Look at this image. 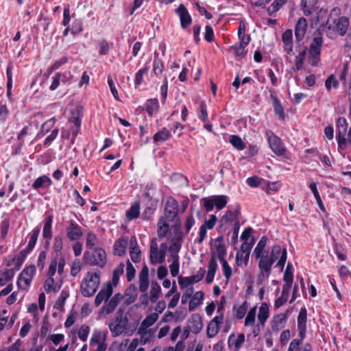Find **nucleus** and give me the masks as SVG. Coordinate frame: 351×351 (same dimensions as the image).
<instances>
[{"label": "nucleus", "mask_w": 351, "mask_h": 351, "mask_svg": "<svg viewBox=\"0 0 351 351\" xmlns=\"http://www.w3.org/2000/svg\"><path fill=\"white\" fill-rule=\"evenodd\" d=\"M89 332L90 327L87 325L83 324L77 331V336L82 341H86L88 339Z\"/></svg>", "instance_id": "nucleus-57"}, {"label": "nucleus", "mask_w": 351, "mask_h": 351, "mask_svg": "<svg viewBox=\"0 0 351 351\" xmlns=\"http://www.w3.org/2000/svg\"><path fill=\"white\" fill-rule=\"evenodd\" d=\"M52 222L53 217L52 216H48L44 223L43 230V237L45 239H46L45 244L48 246L50 243V241L52 238Z\"/></svg>", "instance_id": "nucleus-21"}, {"label": "nucleus", "mask_w": 351, "mask_h": 351, "mask_svg": "<svg viewBox=\"0 0 351 351\" xmlns=\"http://www.w3.org/2000/svg\"><path fill=\"white\" fill-rule=\"evenodd\" d=\"M125 265L123 263H119L114 269L112 278V286H117L119 283L120 276L123 274Z\"/></svg>", "instance_id": "nucleus-35"}, {"label": "nucleus", "mask_w": 351, "mask_h": 351, "mask_svg": "<svg viewBox=\"0 0 351 351\" xmlns=\"http://www.w3.org/2000/svg\"><path fill=\"white\" fill-rule=\"evenodd\" d=\"M215 245L219 261H223L226 256V247L223 236L218 237L215 241Z\"/></svg>", "instance_id": "nucleus-24"}, {"label": "nucleus", "mask_w": 351, "mask_h": 351, "mask_svg": "<svg viewBox=\"0 0 351 351\" xmlns=\"http://www.w3.org/2000/svg\"><path fill=\"white\" fill-rule=\"evenodd\" d=\"M15 269H9L3 272H0V286H4L11 281L14 276Z\"/></svg>", "instance_id": "nucleus-34"}, {"label": "nucleus", "mask_w": 351, "mask_h": 351, "mask_svg": "<svg viewBox=\"0 0 351 351\" xmlns=\"http://www.w3.org/2000/svg\"><path fill=\"white\" fill-rule=\"evenodd\" d=\"M39 234H40V228L38 227H36L33 229V230L32 231V233H31V236H30V239H29L28 245H27V247L25 249L26 251L31 252L34 250V248L36 244Z\"/></svg>", "instance_id": "nucleus-32"}, {"label": "nucleus", "mask_w": 351, "mask_h": 351, "mask_svg": "<svg viewBox=\"0 0 351 351\" xmlns=\"http://www.w3.org/2000/svg\"><path fill=\"white\" fill-rule=\"evenodd\" d=\"M148 71V66H145L144 68L138 70V72L136 73L134 79V84L136 88L140 84H141L143 80V75L147 74Z\"/></svg>", "instance_id": "nucleus-48"}, {"label": "nucleus", "mask_w": 351, "mask_h": 351, "mask_svg": "<svg viewBox=\"0 0 351 351\" xmlns=\"http://www.w3.org/2000/svg\"><path fill=\"white\" fill-rule=\"evenodd\" d=\"M159 108L158 100L156 98L149 99L145 103V110L149 115L156 112Z\"/></svg>", "instance_id": "nucleus-36"}, {"label": "nucleus", "mask_w": 351, "mask_h": 351, "mask_svg": "<svg viewBox=\"0 0 351 351\" xmlns=\"http://www.w3.org/2000/svg\"><path fill=\"white\" fill-rule=\"evenodd\" d=\"M164 70V64L162 60H154L153 73L155 75H160Z\"/></svg>", "instance_id": "nucleus-55"}, {"label": "nucleus", "mask_w": 351, "mask_h": 351, "mask_svg": "<svg viewBox=\"0 0 351 351\" xmlns=\"http://www.w3.org/2000/svg\"><path fill=\"white\" fill-rule=\"evenodd\" d=\"M178 213V202L173 199L167 200L165 205V219L168 221H173Z\"/></svg>", "instance_id": "nucleus-16"}, {"label": "nucleus", "mask_w": 351, "mask_h": 351, "mask_svg": "<svg viewBox=\"0 0 351 351\" xmlns=\"http://www.w3.org/2000/svg\"><path fill=\"white\" fill-rule=\"evenodd\" d=\"M307 21L305 18H300L295 27V36L298 41L302 40L306 34Z\"/></svg>", "instance_id": "nucleus-20"}, {"label": "nucleus", "mask_w": 351, "mask_h": 351, "mask_svg": "<svg viewBox=\"0 0 351 351\" xmlns=\"http://www.w3.org/2000/svg\"><path fill=\"white\" fill-rule=\"evenodd\" d=\"M269 146L272 151L278 156H282L285 153V148L281 139L275 135L271 131L266 132Z\"/></svg>", "instance_id": "nucleus-10"}, {"label": "nucleus", "mask_w": 351, "mask_h": 351, "mask_svg": "<svg viewBox=\"0 0 351 351\" xmlns=\"http://www.w3.org/2000/svg\"><path fill=\"white\" fill-rule=\"evenodd\" d=\"M112 292L113 288L110 282L106 283L104 285L95 297V305L99 306L102 302L104 301L106 302L112 295Z\"/></svg>", "instance_id": "nucleus-13"}, {"label": "nucleus", "mask_w": 351, "mask_h": 351, "mask_svg": "<svg viewBox=\"0 0 351 351\" xmlns=\"http://www.w3.org/2000/svg\"><path fill=\"white\" fill-rule=\"evenodd\" d=\"M189 328L194 333H199L203 327V323L201 317L198 314H194L189 320Z\"/></svg>", "instance_id": "nucleus-22"}, {"label": "nucleus", "mask_w": 351, "mask_h": 351, "mask_svg": "<svg viewBox=\"0 0 351 351\" xmlns=\"http://www.w3.org/2000/svg\"><path fill=\"white\" fill-rule=\"evenodd\" d=\"M287 250L285 248L282 250L280 246L278 245H276L272 247L270 255H269L274 262L278 259L276 266L280 267L281 269L285 267L287 261Z\"/></svg>", "instance_id": "nucleus-11"}, {"label": "nucleus", "mask_w": 351, "mask_h": 351, "mask_svg": "<svg viewBox=\"0 0 351 351\" xmlns=\"http://www.w3.org/2000/svg\"><path fill=\"white\" fill-rule=\"evenodd\" d=\"M98 243V239L96 234L92 232L87 234L86 239V247L92 248Z\"/></svg>", "instance_id": "nucleus-51"}, {"label": "nucleus", "mask_w": 351, "mask_h": 351, "mask_svg": "<svg viewBox=\"0 0 351 351\" xmlns=\"http://www.w3.org/2000/svg\"><path fill=\"white\" fill-rule=\"evenodd\" d=\"M266 254L264 256L258 257V268L260 271H262L263 273H267V274H271V267L273 264L274 263V260L269 256L268 252H265Z\"/></svg>", "instance_id": "nucleus-19"}, {"label": "nucleus", "mask_w": 351, "mask_h": 351, "mask_svg": "<svg viewBox=\"0 0 351 351\" xmlns=\"http://www.w3.org/2000/svg\"><path fill=\"white\" fill-rule=\"evenodd\" d=\"M306 50L307 49L305 47L304 49L300 51L298 56H295V68L298 71H301L303 68L304 60L306 55Z\"/></svg>", "instance_id": "nucleus-40"}, {"label": "nucleus", "mask_w": 351, "mask_h": 351, "mask_svg": "<svg viewBox=\"0 0 351 351\" xmlns=\"http://www.w3.org/2000/svg\"><path fill=\"white\" fill-rule=\"evenodd\" d=\"M122 298L123 295L120 293L114 294L109 300H108L105 302L100 310V313H105L107 315L110 314L115 310Z\"/></svg>", "instance_id": "nucleus-15"}, {"label": "nucleus", "mask_w": 351, "mask_h": 351, "mask_svg": "<svg viewBox=\"0 0 351 351\" xmlns=\"http://www.w3.org/2000/svg\"><path fill=\"white\" fill-rule=\"evenodd\" d=\"M60 287L57 288L55 285L54 279L52 277H48L45 282V289L48 293L51 291L56 292Z\"/></svg>", "instance_id": "nucleus-60"}, {"label": "nucleus", "mask_w": 351, "mask_h": 351, "mask_svg": "<svg viewBox=\"0 0 351 351\" xmlns=\"http://www.w3.org/2000/svg\"><path fill=\"white\" fill-rule=\"evenodd\" d=\"M307 322V311L305 307L301 308L297 319V327L300 339H293L289 346L288 351H300L299 347L306 337Z\"/></svg>", "instance_id": "nucleus-1"}, {"label": "nucleus", "mask_w": 351, "mask_h": 351, "mask_svg": "<svg viewBox=\"0 0 351 351\" xmlns=\"http://www.w3.org/2000/svg\"><path fill=\"white\" fill-rule=\"evenodd\" d=\"M140 214V205L138 203H135L131 206L130 209L126 213V217L128 220H132L139 217Z\"/></svg>", "instance_id": "nucleus-39"}, {"label": "nucleus", "mask_w": 351, "mask_h": 351, "mask_svg": "<svg viewBox=\"0 0 351 351\" xmlns=\"http://www.w3.org/2000/svg\"><path fill=\"white\" fill-rule=\"evenodd\" d=\"M52 181L49 177L46 175L38 177L32 184V188L34 189H45L50 186Z\"/></svg>", "instance_id": "nucleus-27"}, {"label": "nucleus", "mask_w": 351, "mask_h": 351, "mask_svg": "<svg viewBox=\"0 0 351 351\" xmlns=\"http://www.w3.org/2000/svg\"><path fill=\"white\" fill-rule=\"evenodd\" d=\"M248 308V303L247 301H245L241 306H239L238 308L236 305L233 306V310L237 311L236 312V316L238 319H241L244 317L245 315L246 311Z\"/></svg>", "instance_id": "nucleus-46"}, {"label": "nucleus", "mask_w": 351, "mask_h": 351, "mask_svg": "<svg viewBox=\"0 0 351 351\" xmlns=\"http://www.w3.org/2000/svg\"><path fill=\"white\" fill-rule=\"evenodd\" d=\"M127 245L128 240L123 237H120L114 244V254L119 256H123L125 253Z\"/></svg>", "instance_id": "nucleus-25"}, {"label": "nucleus", "mask_w": 351, "mask_h": 351, "mask_svg": "<svg viewBox=\"0 0 351 351\" xmlns=\"http://www.w3.org/2000/svg\"><path fill=\"white\" fill-rule=\"evenodd\" d=\"M282 40L283 42V49L287 53V58L288 56H291L293 51V34L291 29H287L282 35Z\"/></svg>", "instance_id": "nucleus-18"}, {"label": "nucleus", "mask_w": 351, "mask_h": 351, "mask_svg": "<svg viewBox=\"0 0 351 351\" xmlns=\"http://www.w3.org/2000/svg\"><path fill=\"white\" fill-rule=\"evenodd\" d=\"M83 117V107L81 106H76L71 111V116L69 121L71 123H73L75 126L72 128L71 133L72 136L75 138L79 133L80 128L82 123V118Z\"/></svg>", "instance_id": "nucleus-7"}, {"label": "nucleus", "mask_w": 351, "mask_h": 351, "mask_svg": "<svg viewBox=\"0 0 351 351\" xmlns=\"http://www.w3.org/2000/svg\"><path fill=\"white\" fill-rule=\"evenodd\" d=\"M267 241V238L265 236H263L261 238L260 241H258V244L255 247L253 255L254 257L258 259V257L265 255L264 253V250L266 245Z\"/></svg>", "instance_id": "nucleus-30"}, {"label": "nucleus", "mask_w": 351, "mask_h": 351, "mask_svg": "<svg viewBox=\"0 0 351 351\" xmlns=\"http://www.w3.org/2000/svg\"><path fill=\"white\" fill-rule=\"evenodd\" d=\"M84 260L91 266L104 268L107 261L106 253L101 247H95L92 252L89 251L84 252Z\"/></svg>", "instance_id": "nucleus-3"}, {"label": "nucleus", "mask_w": 351, "mask_h": 351, "mask_svg": "<svg viewBox=\"0 0 351 351\" xmlns=\"http://www.w3.org/2000/svg\"><path fill=\"white\" fill-rule=\"evenodd\" d=\"M208 272L206 277V281L208 284L212 282L213 281L215 274L218 267L217 262L215 254H213L209 262L208 266Z\"/></svg>", "instance_id": "nucleus-23"}, {"label": "nucleus", "mask_w": 351, "mask_h": 351, "mask_svg": "<svg viewBox=\"0 0 351 351\" xmlns=\"http://www.w3.org/2000/svg\"><path fill=\"white\" fill-rule=\"evenodd\" d=\"M318 0H302V10L305 16L311 15L316 9Z\"/></svg>", "instance_id": "nucleus-26"}, {"label": "nucleus", "mask_w": 351, "mask_h": 351, "mask_svg": "<svg viewBox=\"0 0 351 351\" xmlns=\"http://www.w3.org/2000/svg\"><path fill=\"white\" fill-rule=\"evenodd\" d=\"M128 322V317L114 318L108 324L109 330L112 333V336L115 337L122 335L127 329Z\"/></svg>", "instance_id": "nucleus-8"}, {"label": "nucleus", "mask_w": 351, "mask_h": 351, "mask_svg": "<svg viewBox=\"0 0 351 351\" xmlns=\"http://www.w3.org/2000/svg\"><path fill=\"white\" fill-rule=\"evenodd\" d=\"M173 232V238L172 239L183 241L184 233L181 231V224L180 222L176 223L172 226Z\"/></svg>", "instance_id": "nucleus-61"}, {"label": "nucleus", "mask_w": 351, "mask_h": 351, "mask_svg": "<svg viewBox=\"0 0 351 351\" xmlns=\"http://www.w3.org/2000/svg\"><path fill=\"white\" fill-rule=\"evenodd\" d=\"M197 117L203 122H206L208 119L207 108L204 101H201L199 104Z\"/></svg>", "instance_id": "nucleus-58"}, {"label": "nucleus", "mask_w": 351, "mask_h": 351, "mask_svg": "<svg viewBox=\"0 0 351 351\" xmlns=\"http://www.w3.org/2000/svg\"><path fill=\"white\" fill-rule=\"evenodd\" d=\"M47 258V252L46 251L43 250L40 252L38 261H37V267L39 269L40 271H43L45 266V261Z\"/></svg>", "instance_id": "nucleus-64"}, {"label": "nucleus", "mask_w": 351, "mask_h": 351, "mask_svg": "<svg viewBox=\"0 0 351 351\" xmlns=\"http://www.w3.org/2000/svg\"><path fill=\"white\" fill-rule=\"evenodd\" d=\"M339 85V80H337L333 74H331L325 81V86L326 90L329 92L331 88H337Z\"/></svg>", "instance_id": "nucleus-49"}, {"label": "nucleus", "mask_w": 351, "mask_h": 351, "mask_svg": "<svg viewBox=\"0 0 351 351\" xmlns=\"http://www.w3.org/2000/svg\"><path fill=\"white\" fill-rule=\"evenodd\" d=\"M245 47L246 46L238 43L233 45L231 47V50L233 51L236 56L242 58L244 57L247 53Z\"/></svg>", "instance_id": "nucleus-50"}, {"label": "nucleus", "mask_w": 351, "mask_h": 351, "mask_svg": "<svg viewBox=\"0 0 351 351\" xmlns=\"http://www.w3.org/2000/svg\"><path fill=\"white\" fill-rule=\"evenodd\" d=\"M66 232L67 238L71 241H77L83 235L82 228L73 221H69Z\"/></svg>", "instance_id": "nucleus-14"}, {"label": "nucleus", "mask_w": 351, "mask_h": 351, "mask_svg": "<svg viewBox=\"0 0 351 351\" xmlns=\"http://www.w3.org/2000/svg\"><path fill=\"white\" fill-rule=\"evenodd\" d=\"M10 114V110H8L5 102L1 101H0V122L4 123Z\"/></svg>", "instance_id": "nucleus-53"}, {"label": "nucleus", "mask_w": 351, "mask_h": 351, "mask_svg": "<svg viewBox=\"0 0 351 351\" xmlns=\"http://www.w3.org/2000/svg\"><path fill=\"white\" fill-rule=\"evenodd\" d=\"M36 268L34 265H29L25 267L18 277V287L23 290H27L31 285L32 279L36 274Z\"/></svg>", "instance_id": "nucleus-5"}, {"label": "nucleus", "mask_w": 351, "mask_h": 351, "mask_svg": "<svg viewBox=\"0 0 351 351\" xmlns=\"http://www.w3.org/2000/svg\"><path fill=\"white\" fill-rule=\"evenodd\" d=\"M204 299V293L201 291H197L193 296L189 302V310L193 311L195 308L202 303Z\"/></svg>", "instance_id": "nucleus-28"}, {"label": "nucleus", "mask_w": 351, "mask_h": 351, "mask_svg": "<svg viewBox=\"0 0 351 351\" xmlns=\"http://www.w3.org/2000/svg\"><path fill=\"white\" fill-rule=\"evenodd\" d=\"M229 141L238 150H243L245 147V143L239 136L231 135Z\"/></svg>", "instance_id": "nucleus-43"}, {"label": "nucleus", "mask_w": 351, "mask_h": 351, "mask_svg": "<svg viewBox=\"0 0 351 351\" xmlns=\"http://www.w3.org/2000/svg\"><path fill=\"white\" fill-rule=\"evenodd\" d=\"M256 313V306H254L249 311V312L247 314V316L245 317V326H252L254 324Z\"/></svg>", "instance_id": "nucleus-56"}, {"label": "nucleus", "mask_w": 351, "mask_h": 351, "mask_svg": "<svg viewBox=\"0 0 351 351\" xmlns=\"http://www.w3.org/2000/svg\"><path fill=\"white\" fill-rule=\"evenodd\" d=\"M171 138V133L170 132L165 128H163L158 132H157L154 137V142H165L168 141Z\"/></svg>", "instance_id": "nucleus-33"}, {"label": "nucleus", "mask_w": 351, "mask_h": 351, "mask_svg": "<svg viewBox=\"0 0 351 351\" xmlns=\"http://www.w3.org/2000/svg\"><path fill=\"white\" fill-rule=\"evenodd\" d=\"M149 258L152 264L159 263L160 255L156 239H153L151 242Z\"/></svg>", "instance_id": "nucleus-29"}, {"label": "nucleus", "mask_w": 351, "mask_h": 351, "mask_svg": "<svg viewBox=\"0 0 351 351\" xmlns=\"http://www.w3.org/2000/svg\"><path fill=\"white\" fill-rule=\"evenodd\" d=\"M180 268L179 256H174L173 262L169 266L170 273L173 277H176L178 275Z\"/></svg>", "instance_id": "nucleus-54"}, {"label": "nucleus", "mask_w": 351, "mask_h": 351, "mask_svg": "<svg viewBox=\"0 0 351 351\" xmlns=\"http://www.w3.org/2000/svg\"><path fill=\"white\" fill-rule=\"evenodd\" d=\"M100 282L99 272L88 271L81 285V292L84 297H90L97 291Z\"/></svg>", "instance_id": "nucleus-2"}, {"label": "nucleus", "mask_w": 351, "mask_h": 351, "mask_svg": "<svg viewBox=\"0 0 351 351\" xmlns=\"http://www.w3.org/2000/svg\"><path fill=\"white\" fill-rule=\"evenodd\" d=\"M169 224L168 223L163 219V218H160L158 222V237L160 239L164 238L168 230H169Z\"/></svg>", "instance_id": "nucleus-41"}, {"label": "nucleus", "mask_w": 351, "mask_h": 351, "mask_svg": "<svg viewBox=\"0 0 351 351\" xmlns=\"http://www.w3.org/2000/svg\"><path fill=\"white\" fill-rule=\"evenodd\" d=\"M136 274V269L132 264L128 260L126 264V277L128 282L132 281Z\"/></svg>", "instance_id": "nucleus-63"}, {"label": "nucleus", "mask_w": 351, "mask_h": 351, "mask_svg": "<svg viewBox=\"0 0 351 351\" xmlns=\"http://www.w3.org/2000/svg\"><path fill=\"white\" fill-rule=\"evenodd\" d=\"M56 120L54 119H50L45 121L41 126L40 131L38 134V135H45L48 133L51 129L54 126Z\"/></svg>", "instance_id": "nucleus-47"}, {"label": "nucleus", "mask_w": 351, "mask_h": 351, "mask_svg": "<svg viewBox=\"0 0 351 351\" xmlns=\"http://www.w3.org/2000/svg\"><path fill=\"white\" fill-rule=\"evenodd\" d=\"M337 135L346 136L348 132V122L346 118L339 117L337 121Z\"/></svg>", "instance_id": "nucleus-37"}, {"label": "nucleus", "mask_w": 351, "mask_h": 351, "mask_svg": "<svg viewBox=\"0 0 351 351\" xmlns=\"http://www.w3.org/2000/svg\"><path fill=\"white\" fill-rule=\"evenodd\" d=\"M183 241L172 239V243L169 246V252L172 258H174V256H178V254L180 252Z\"/></svg>", "instance_id": "nucleus-44"}, {"label": "nucleus", "mask_w": 351, "mask_h": 351, "mask_svg": "<svg viewBox=\"0 0 351 351\" xmlns=\"http://www.w3.org/2000/svg\"><path fill=\"white\" fill-rule=\"evenodd\" d=\"M274 109L276 114L278 116V119L282 121H284L285 119V113L284 108L282 106L280 101H276V103L274 104Z\"/></svg>", "instance_id": "nucleus-62"}, {"label": "nucleus", "mask_w": 351, "mask_h": 351, "mask_svg": "<svg viewBox=\"0 0 351 351\" xmlns=\"http://www.w3.org/2000/svg\"><path fill=\"white\" fill-rule=\"evenodd\" d=\"M327 25L328 29L329 31H335L339 35L343 36L346 34L348 31L350 25V21L349 19L346 16H341L337 19H335L333 21V24H328V22H327Z\"/></svg>", "instance_id": "nucleus-9"}, {"label": "nucleus", "mask_w": 351, "mask_h": 351, "mask_svg": "<svg viewBox=\"0 0 351 351\" xmlns=\"http://www.w3.org/2000/svg\"><path fill=\"white\" fill-rule=\"evenodd\" d=\"M313 38L309 47V63L311 66H315L320 60L321 49L322 47L323 39L322 34L319 29L314 33Z\"/></svg>", "instance_id": "nucleus-4"}, {"label": "nucleus", "mask_w": 351, "mask_h": 351, "mask_svg": "<svg viewBox=\"0 0 351 351\" xmlns=\"http://www.w3.org/2000/svg\"><path fill=\"white\" fill-rule=\"evenodd\" d=\"M158 319V314L157 313H152L148 315L142 322L143 326L150 327Z\"/></svg>", "instance_id": "nucleus-52"}, {"label": "nucleus", "mask_w": 351, "mask_h": 351, "mask_svg": "<svg viewBox=\"0 0 351 351\" xmlns=\"http://www.w3.org/2000/svg\"><path fill=\"white\" fill-rule=\"evenodd\" d=\"M309 188H310V189L311 190L312 193L314 195V197H315V199L317 201V203L318 204V206H319V209L322 210V211L325 212L326 209H325L324 204H323V202L322 201V199H321V197L319 195V193L318 192V190H317V184L315 182H311L309 184Z\"/></svg>", "instance_id": "nucleus-38"}, {"label": "nucleus", "mask_w": 351, "mask_h": 351, "mask_svg": "<svg viewBox=\"0 0 351 351\" xmlns=\"http://www.w3.org/2000/svg\"><path fill=\"white\" fill-rule=\"evenodd\" d=\"M161 292V287L158 282L152 283L150 291V300L152 303L156 302Z\"/></svg>", "instance_id": "nucleus-42"}, {"label": "nucleus", "mask_w": 351, "mask_h": 351, "mask_svg": "<svg viewBox=\"0 0 351 351\" xmlns=\"http://www.w3.org/2000/svg\"><path fill=\"white\" fill-rule=\"evenodd\" d=\"M219 331V326L210 322L207 326L206 333L209 338L214 337Z\"/></svg>", "instance_id": "nucleus-59"}, {"label": "nucleus", "mask_w": 351, "mask_h": 351, "mask_svg": "<svg viewBox=\"0 0 351 351\" xmlns=\"http://www.w3.org/2000/svg\"><path fill=\"white\" fill-rule=\"evenodd\" d=\"M205 271L200 268L195 275L189 277L179 276L178 284L182 289L186 288L189 285L199 282L204 276Z\"/></svg>", "instance_id": "nucleus-12"}, {"label": "nucleus", "mask_w": 351, "mask_h": 351, "mask_svg": "<svg viewBox=\"0 0 351 351\" xmlns=\"http://www.w3.org/2000/svg\"><path fill=\"white\" fill-rule=\"evenodd\" d=\"M268 317H269V307H268V305L265 302H263L261 304V305L259 308L258 314V319L259 324L263 326L265 324V323L266 322Z\"/></svg>", "instance_id": "nucleus-31"}, {"label": "nucleus", "mask_w": 351, "mask_h": 351, "mask_svg": "<svg viewBox=\"0 0 351 351\" xmlns=\"http://www.w3.org/2000/svg\"><path fill=\"white\" fill-rule=\"evenodd\" d=\"M204 207L207 212L213 210L214 206L218 210L223 209L228 203V197L225 195H213L210 197H205L202 199Z\"/></svg>", "instance_id": "nucleus-6"}, {"label": "nucleus", "mask_w": 351, "mask_h": 351, "mask_svg": "<svg viewBox=\"0 0 351 351\" xmlns=\"http://www.w3.org/2000/svg\"><path fill=\"white\" fill-rule=\"evenodd\" d=\"M30 252L26 251L25 250H22L19 255L18 256H15L13 258L12 261H16L15 263V270H19L23 264V261H25L26 256L27 254H29Z\"/></svg>", "instance_id": "nucleus-45"}, {"label": "nucleus", "mask_w": 351, "mask_h": 351, "mask_svg": "<svg viewBox=\"0 0 351 351\" xmlns=\"http://www.w3.org/2000/svg\"><path fill=\"white\" fill-rule=\"evenodd\" d=\"M176 12L180 18L182 28L188 27L192 22V19L186 7L183 4H180L176 10Z\"/></svg>", "instance_id": "nucleus-17"}]
</instances>
